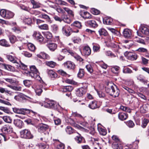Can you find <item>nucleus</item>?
<instances>
[{
	"label": "nucleus",
	"mask_w": 149,
	"mask_h": 149,
	"mask_svg": "<svg viewBox=\"0 0 149 149\" xmlns=\"http://www.w3.org/2000/svg\"><path fill=\"white\" fill-rule=\"evenodd\" d=\"M1 133L0 135L2 136L5 141H6L9 139V134L13 132V128L12 125L6 124L3 125L1 127Z\"/></svg>",
	"instance_id": "1"
},
{
	"label": "nucleus",
	"mask_w": 149,
	"mask_h": 149,
	"mask_svg": "<svg viewBox=\"0 0 149 149\" xmlns=\"http://www.w3.org/2000/svg\"><path fill=\"white\" fill-rule=\"evenodd\" d=\"M105 89L107 93L114 97H118L120 94V90L117 86L114 84H108Z\"/></svg>",
	"instance_id": "2"
},
{
	"label": "nucleus",
	"mask_w": 149,
	"mask_h": 149,
	"mask_svg": "<svg viewBox=\"0 0 149 149\" xmlns=\"http://www.w3.org/2000/svg\"><path fill=\"white\" fill-rule=\"evenodd\" d=\"M42 106L44 107L50 108L59 111L61 108V107L58 104L56 103L54 100H49L48 99H46L42 102Z\"/></svg>",
	"instance_id": "3"
},
{
	"label": "nucleus",
	"mask_w": 149,
	"mask_h": 149,
	"mask_svg": "<svg viewBox=\"0 0 149 149\" xmlns=\"http://www.w3.org/2000/svg\"><path fill=\"white\" fill-rule=\"evenodd\" d=\"M30 71L28 72V75L37 80H40L41 78L39 76V73L38 70L34 65H32L30 67Z\"/></svg>",
	"instance_id": "4"
},
{
	"label": "nucleus",
	"mask_w": 149,
	"mask_h": 149,
	"mask_svg": "<svg viewBox=\"0 0 149 149\" xmlns=\"http://www.w3.org/2000/svg\"><path fill=\"white\" fill-rule=\"evenodd\" d=\"M62 31L63 35L67 37L70 36L72 32L78 33L79 32V30H74L68 25L63 26Z\"/></svg>",
	"instance_id": "5"
},
{
	"label": "nucleus",
	"mask_w": 149,
	"mask_h": 149,
	"mask_svg": "<svg viewBox=\"0 0 149 149\" xmlns=\"http://www.w3.org/2000/svg\"><path fill=\"white\" fill-rule=\"evenodd\" d=\"M20 133V137L22 138L28 139H32L34 137L30 130L28 129L22 130Z\"/></svg>",
	"instance_id": "6"
},
{
	"label": "nucleus",
	"mask_w": 149,
	"mask_h": 149,
	"mask_svg": "<svg viewBox=\"0 0 149 149\" xmlns=\"http://www.w3.org/2000/svg\"><path fill=\"white\" fill-rule=\"evenodd\" d=\"M122 86L123 89L126 90L130 94V95L133 96L134 97H135V96H134V95H133V94H134L135 95H138L142 99L144 100H146V96L142 93L139 92H136L132 89L129 88V87L125 85H122Z\"/></svg>",
	"instance_id": "7"
},
{
	"label": "nucleus",
	"mask_w": 149,
	"mask_h": 149,
	"mask_svg": "<svg viewBox=\"0 0 149 149\" xmlns=\"http://www.w3.org/2000/svg\"><path fill=\"white\" fill-rule=\"evenodd\" d=\"M83 86L79 88L76 91V94L77 97H82L86 92L88 85L86 83H83Z\"/></svg>",
	"instance_id": "8"
},
{
	"label": "nucleus",
	"mask_w": 149,
	"mask_h": 149,
	"mask_svg": "<svg viewBox=\"0 0 149 149\" xmlns=\"http://www.w3.org/2000/svg\"><path fill=\"white\" fill-rule=\"evenodd\" d=\"M125 56L129 60L134 61L137 58V56L133 52L126 51L124 53Z\"/></svg>",
	"instance_id": "9"
},
{
	"label": "nucleus",
	"mask_w": 149,
	"mask_h": 149,
	"mask_svg": "<svg viewBox=\"0 0 149 149\" xmlns=\"http://www.w3.org/2000/svg\"><path fill=\"white\" fill-rule=\"evenodd\" d=\"M85 24L87 26L93 29L96 28L98 26V23L94 19H90L85 22Z\"/></svg>",
	"instance_id": "10"
},
{
	"label": "nucleus",
	"mask_w": 149,
	"mask_h": 149,
	"mask_svg": "<svg viewBox=\"0 0 149 149\" xmlns=\"http://www.w3.org/2000/svg\"><path fill=\"white\" fill-rule=\"evenodd\" d=\"M63 65L65 68L69 70H74L76 68L75 64L72 62L70 61H67L63 63Z\"/></svg>",
	"instance_id": "11"
},
{
	"label": "nucleus",
	"mask_w": 149,
	"mask_h": 149,
	"mask_svg": "<svg viewBox=\"0 0 149 149\" xmlns=\"http://www.w3.org/2000/svg\"><path fill=\"white\" fill-rule=\"evenodd\" d=\"M33 36L38 41L40 42H43L44 38L40 33L38 31H35L33 34Z\"/></svg>",
	"instance_id": "12"
},
{
	"label": "nucleus",
	"mask_w": 149,
	"mask_h": 149,
	"mask_svg": "<svg viewBox=\"0 0 149 149\" xmlns=\"http://www.w3.org/2000/svg\"><path fill=\"white\" fill-rule=\"evenodd\" d=\"M77 135L74 137L75 141L78 144H80L86 143L85 138L80 134L77 132Z\"/></svg>",
	"instance_id": "13"
},
{
	"label": "nucleus",
	"mask_w": 149,
	"mask_h": 149,
	"mask_svg": "<svg viewBox=\"0 0 149 149\" xmlns=\"http://www.w3.org/2000/svg\"><path fill=\"white\" fill-rule=\"evenodd\" d=\"M26 110V114H27L29 115V117L32 118L36 121L37 120L38 121L37 119L36 118V117L37 116H38V115L37 112H35L31 109H27V110Z\"/></svg>",
	"instance_id": "14"
},
{
	"label": "nucleus",
	"mask_w": 149,
	"mask_h": 149,
	"mask_svg": "<svg viewBox=\"0 0 149 149\" xmlns=\"http://www.w3.org/2000/svg\"><path fill=\"white\" fill-rule=\"evenodd\" d=\"M27 109H19L16 107L13 108V110L14 112L17 113L22 114L24 115L26 114Z\"/></svg>",
	"instance_id": "15"
},
{
	"label": "nucleus",
	"mask_w": 149,
	"mask_h": 149,
	"mask_svg": "<svg viewBox=\"0 0 149 149\" xmlns=\"http://www.w3.org/2000/svg\"><path fill=\"white\" fill-rule=\"evenodd\" d=\"M71 26L72 27V28L75 30L77 29L78 30L79 29H81L82 27L81 22L78 21L74 22L71 24Z\"/></svg>",
	"instance_id": "16"
},
{
	"label": "nucleus",
	"mask_w": 149,
	"mask_h": 149,
	"mask_svg": "<svg viewBox=\"0 0 149 149\" xmlns=\"http://www.w3.org/2000/svg\"><path fill=\"white\" fill-rule=\"evenodd\" d=\"M80 15L84 19H91L93 17L92 15L87 11H81Z\"/></svg>",
	"instance_id": "17"
},
{
	"label": "nucleus",
	"mask_w": 149,
	"mask_h": 149,
	"mask_svg": "<svg viewBox=\"0 0 149 149\" xmlns=\"http://www.w3.org/2000/svg\"><path fill=\"white\" fill-rule=\"evenodd\" d=\"M49 128V126L48 125L42 124L38 126V131L40 132L43 133L48 130Z\"/></svg>",
	"instance_id": "18"
},
{
	"label": "nucleus",
	"mask_w": 149,
	"mask_h": 149,
	"mask_svg": "<svg viewBox=\"0 0 149 149\" xmlns=\"http://www.w3.org/2000/svg\"><path fill=\"white\" fill-rule=\"evenodd\" d=\"M88 107L92 109H94L99 108L100 106L98 104V102L95 100H94L90 103L88 105Z\"/></svg>",
	"instance_id": "19"
},
{
	"label": "nucleus",
	"mask_w": 149,
	"mask_h": 149,
	"mask_svg": "<svg viewBox=\"0 0 149 149\" xmlns=\"http://www.w3.org/2000/svg\"><path fill=\"white\" fill-rule=\"evenodd\" d=\"M103 23L104 24L111 25L113 24V19L110 17H105L103 19Z\"/></svg>",
	"instance_id": "20"
},
{
	"label": "nucleus",
	"mask_w": 149,
	"mask_h": 149,
	"mask_svg": "<svg viewBox=\"0 0 149 149\" xmlns=\"http://www.w3.org/2000/svg\"><path fill=\"white\" fill-rule=\"evenodd\" d=\"M118 118L119 119L122 121H123L127 119L128 115L127 113L124 112H119L118 115Z\"/></svg>",
	"instance_id": "21"
},
{
	"label": "nucleus",
	"mask_w": 149,
	"mask_h": 149,
	"mask_svg": "<svg viewBox=\"0 0 149 149\" xmlns=\"http://www.w3.org/2000/svg\"><path fill=\"white\" fill-rule=\"evenodd\" d=\"M123 35L126 38H130L132 35L131 30L128 29H124L123 31Z\"/></svg>",
	"instance_id": "22"
},
{
	"label": "nucleus",
	"mask_w": 149,
	"mask_h": 149,
	"mask_svg": "<svg viewBox=\"0 0 149 149\" xmlns=\"http://www.w3.org/2000/svg\"><path fill=\"white\" fill-rule=\"evenodd\" d=\"M13 123L14 124L19 128H22L24 125L23 121L22 120L18 119L14 120Z\"/></svg>",
	"instance_id": "23"
},
{
	"label": "nucleus",
	"mask_w": 149,
	"mask_h": 149,
	"mask_svg": "<svg viewBox=\"0 0 149 149\" xmlns=\"http://www.w3.org/2000/svg\"><path fill=\"white\" fill-rule=\"evenodd\" d=\"M140 31L143 35L148 36L149 35V30L146 26H141L140 28Z\"/></svg>",
	"instance_id": "24"
},
{
	"label": "nucleus",
	"mask_w": 149,
	"mask_h": 149,
	"mask_svg": "<svg viewBox=\"0 0 149 149\" xmlns=\"http://www.w3.org/2000/svg\"><path fill=\"white\" fill-rule=\"evenodd\" d=\"M73 89V87L70 86H64L61 88V91L64 92H69L71 91Z\"/></svg>",
	"instance_id": "25"
},
{
	"label": "nucleus",
	"mask_w": 149,
	"mask_h": 149,
	"mask_svg": "<svg viewBox=\"0 0 149 149\" xmlns=\"http://www.w3.org/2000/svg\"><path fill=\"white\" fill-rule=\"evenodd\" d=\"M30 2L33 5L32 8L33 9L38 8L41 7V4L35 0H30Z\"/></svg>",
	"instance_id": "26"
},
{
	"label": "nucleus",
	"mask_w": 149,
	"mask_h": 149,
	"mask_svg": "<svg viewBox=\"0 0 149 149\" xmlns=\"http://www.w3.org/2000/svg\"><path fill=\"white\" fill-rule=\"evenodd\" d=\"M47 47L51 51H54L57 48V46L55 43H48L47 45Z\"/></svg>",
	"instance_id": "27"
},
{
	"label": "nucleus",
	"mask_w": 149,
	"mask_h": 149,
	"mask_svg": "<svg viewBox=\"0 0 149 149\" xmlns=\"http://www.w3.org/2000/svg\"><path fill=\"white\" fill-rule=\"evenodd\" d=\"M112 147L113 149H123V146L121 142L118 143L113 142L112 144Z\"/></svg>",
	"instance_id": "28"
},
{
	"label": "nucleus",
	"mask_w": 149,
	"mask_h": 149,
	"mask_svg": "<svg viewBox=\"0 0 149 149\" xmlns=\"http://www.w3.org/2000/svg\"><path fill=\"white\" fill-rule=\"evenodd\" d=\"M83 53L86 56H89L91 53V48L88 46L84 47L83 49Z\"/></svg>",
	"instance_id": "29"
},
{
	"label": "nucleus",
	"mask_w": 149,
	"mask_h": 149,
	"mask_svg": "<svg viewBox=\"0 0 149 149\" xmlns=\"http://www.w3.org/2000/svg\"><path fill=\"white\" fill-rule=\"evenodd\" d=\"M0 45L5 47H9L10 46L9 42L4 39H1L0 40Z\"/></svg>",
	"instance_id": "30"
},
{
	"label": "nucleus",
	"mask_w": 149,
	"mask_h": 149,
	"mask_svg": "<svg viewBox=\"0 0 149 149\" xmlns=\"http://www.w3.org/2000/svg\"><path fill=\"white\" fill-rule=\"evenodd\" d=\"M32 87L35 89L36 93L37 95L38 96L41 95L42 92V90L40 87H39V86L35 87V86L33 84L32 86Z\"/></svg>",
	"instance_id": "31"
},
{
	"label": "nucleus",
	"mask_w": 149,
	"mask_h": 149,
	"mask_svg": "<svg viewBox=\"0 0 149 149\" xmlns=\"http://www.w3.org/2000/svg\"><path fill=\"white\" fill-rule=\"evenodd\" d=\"M2 68L10 71H13L15 70V68L13 67L10 65L6 64L5 63H4L3 65Z\"/></svg>",
	"instance_id": "32"
},
{
	"label": "nucleus",
	"mask_w": 149,
	"mask_h": 149,
	"mask_svg": "<svg viewBox=\"0 0 149 149\" xmlns=\"http://www.w3.org/2000/svg\"><path fill=\"white\" fill-rule=\"evenodd\" d=\"M20 64L18 62L17 64V65H16L17 67V68L19 69H22L24 70H26L27 69V66L25 65L21 61H20Z\"/></svg>",
	"instance_id": "33"
},
{
	"label": "nucleus",
	"mask_w": 149,
	"mask_h": 149,
	"mask_svg": "<svg viewBox=\"0 0 149 149\" xmlns=\"http://www.w3.org/2000/svg\"><path fill=\"white\" fill-rule=\"evenodd\" d=\"M49 75L52 78H53V79L57 77V74L55 72L52 70H49L48 72Z\"/></svg>",
	"instance_id": "34"
},
{
	"label": "nucleus",
	"mask_w": 149,
	"mask_h": 149,
	"mask_svg": "<svg viewBox=\"0 0 149 149\" xmlns=\"http://www.w3.org/2000/svg\"><path fill=\"white\" fill-rule=\"evenodd\" d=\"M6 57L7 59L10 61L11 62L13 63H17V62L16 60L17 59L14 57L10 55H8L6 56Z\"/></svg>",
	"instance_id": "35"
},
{
	"label": "nucleus",
	"mask_w": 149,
	"mask_h": 149,
	"mask_svg": "<svg viewBox=\"0 0 149 149\" xmlns=\"http://www.w3.org/2000/svg\"><path fill=\"white\" fill-rule=\"evenodd\" d=\"M37 146L40 149H48L49 148L48 146L47 145L46 143H39Z\"/></svg>",
	"instance_id": "36"
},
{
	"label": "nucleus",
	"mask_w": 149,
	"mask_h": 149,
	"mask_svg": "<svg viewBox=\"0 0 149 149\" xmlns=\"http://www.w3.org/2000/svg\"><path fill=\"white\" fill-rule=\"evenodd\" d=\"M98 32L100 36H107L108 35V33L107 31L104 29L101 28L98 31Z\"/></svg>",
	"instance_id": "37"
},
{
	"label": "nucleus",
	"mask_w": 149,
	"mask_h": 149,
	"mask_svg": "<svg viewBox=\"0 0 149 149\" xmlns=\"http://www.w3.org/2000/svg\"><path fill=\"white\" fill-rule=\"evenodd\" d=\"M61 17L62 19V21H63L64 22L68 24L70 23V19L69 18L68 15L65 14H63L62 15Z\"/></svg>",
	"instance_id": "38"
},
{
	"label": "nucleus",
	"mask_w": 149,
	"mask_h": 149,
	"mask_svg": "<svg viewBox=\"0 0 149 149\" xmlns=\"http://www.w3.org/2000/svg\"><path fill=\"white\" fill-rule=\"evenodd\" d=\"M8 11V10L2 9L0 11V15L6 19Z\"/></svg>",
	"instance_id": "39"
},
{
	"label": "nucleus",
	"mask_w": 149,
	"mask_h": 149,
	"mask_svg": "<svg viewBox=\"0 0 149 149\" xmlns=\"http://www.w3.org/2000/svg\"><path fill=\"white\" fill-rule=\"evenodd\" d=\"M149 123V120L146 118L142 120L141 126L143 128H145Z\"/></svg>",
	"instance_id": "40"
},
{
	"label": "nucleus",
	"mask_w": 149,
	"mask_h": 149,
	"mask_svg": "<svg viewBox=\"0 0 149 149\" xmlns=\"http://www.w3.org/2000/svg\"><path fill=\"white\" fill-rule=\"evenodd\" d=\"M1 117L5 122L8 123H11L12 122V119L10 116H4L2 117Z\"/></svg>",
	"instance_id": "41"
},
{
	"label": "nucleus",
	"mask_w": 149,
	"mask_h": 149,
	"mask_svg": "<svg viewBox=\"0 0 149 149\" xmlns=\"http://www.w3.org/2000/svg\"><path fill=\"white\" fill-rule=\"evenodd\" d=\"M65 131L67 134H71L75 132V130L70 126H68L65 129Z\"/></svg>",
	"instance_id": "42"
},
{
	"label": "nucleus",
	"mask_w": 149,
	"mask_h": 149,
	"mask_svg": "<svg viewBox=\"0 0 149 149\" xmlns=\"http://www.w3.org/2000/svg\"><path fill=\"white\" fill-rule=\"evenodd\" d=\"M45 64L47 66L52 68H54L56 66V63L52 61H47L45 62Z\"/></svg>",
	"instance_id": "43"
},
{
	"label": "nucleus",
	"mask_w": 149,
	"mask_h": 149,
	"mask_svg": "<svg viewBox=\"0 0 149 149\" xmlns=\"http://www.w3.org/2000/svg\"><path fill=\"white\" fill-rule=\"evenodd\" d=\"M84 69L82 68L79 69L77 74L78 77L80 78H82L84 77Z\"/></svg>",
	"instance_id": "44"
},
{
	"label": "nucleus",
	"mask_w": 149,
	"mask_h": 149,
	"mask_svg": "<svg viewBox=\"0 0 149 149\" xmlns=\"http://www.w3.org/2000/svg\"><path fill=\"white\" fill-rule=\"evenodd\" d=\"M98 130L100 135L104 136L107 134V130L101 127H98Z\"/></svg>",
	"instance_id": "45"
},
{
	"label": "nucleus",
	"mask_w": 149,
	"mask_h": 149,
	"mask_svg": "<svg viewBox=\"0 0 149 149\" xmlns=\"http://www.w3.org/2000/svg\"><path fill=\"white\" fill-rule=\"evenodd\" d=\"M27 46L28 49L32 52L34 51L36 49V47L33 44L29 43L27 44Z\"/></svg>",
	"instance_id": "46"
},
{
	"label": "nucleus",
	"mask_w": 149,
	"mask_h": 149,
	"mask_svg": "<svg viewBox=\"0 0 149 149\" xmlns=\"http://www.w3.org/2000/svg\"><path fill=\"white\" fill-rule=\"evenodd\" d=\"M8 86L16 91H21L22 89V87L20 86H17L10 85H8Z\"/></svg>",
	"instance_id": "47"
},
{
	"label": "nucleus",
	"mask_w": 149,
	"mask_h": 149,
	"mask_svg": "<svg viewBox=\"0 0 149 149\" xmlns=\"http://www.w3.org/2000/svg\"><path fill=\"white\" fill-rule=\"evenodd\" d=\"M126 125L130 128H133L135 126L134 122L132 120H129L125 122Z\"/></svg>",
	"instance_id": "48"
},
{
	"label": "nucleus",
	"mask_w": 149,
	"mask_h": 149,
	"mask_svg": "<svg viewBox=\"0 0 149 149\" xmlns=\"http://www.w3.org/2000/svg\"><path fill=\"white\" fill-rule=\"evenodd\" d=\"M24 85L28 87H30V86L32 84V81L29 80H25L23 81Z\"/></svg>",
	"instance_id": "49"
},
{
	"label": "nucleus",
	"mask_w": 149,
	"mask_h": 149,
	"mask_svg": "<svg viewBox=\"0 0 149 149\" xmlns=\"http://www.w3.org/2000/svg\"><path fill=\"white\" fill-rule=\"evenodd\" d=\"M24 122L26 123L28 125H34L35 123L33 122L32 120L30 118H26L24 120Z\"/></svg>",
	"instance_id": "50"
},
{
	"label": "nucleus",
	"mask_w": 149,
	"mask_h": 149,
	"mask_svg": "<svg viewBox=\"0 0 149 149\" xmlns=\"http://www.w3.org/2000/svg\"><path fill=\"white\" fill-rule=\"evenodd\" d=\"M112 139L114 141L113 142L117 143L121 142V140L119 139V137L116 135H113L111 137Z\"/></svg>",
	"instance_id": "51"
},
{
	"label": "nucleus",
	"mask_w": 149,
	"mask_h": 149,
	"mask_svg": "<svg viewBox=\"0 0 149 149\" xmlns=\"http://www.w3.org/2000/svg\"><path fill=\"white\" fill-rule=\"evenodd\" d=\"M86 68L87 69V71L90 73H92L93 71V70L92 66L90 64H88L86 66Z\"/></svg>",
	"instance_id": "52"
},
{
	"label": "nucleus",
	"mask_w": 149,
	"mask_h": 149,
	"mask_svg": "<svg viewBox=\"0 0 149 149\" xmlns=\"http://www.w3.org/2000/svg\"><path fill=\"white\" fill-rule=\"evenodd\" d=\"M0 110L8 113H9L10 111V109L8 107L3 106H0Z\"/></svg>",
	"instance_id": "53"
},
{
	"label": "nucleus",
	"mask_w": 149,
	"mask_h": 149,
	"mask_svg": "<svg viewBox=\"0 0 149 149\" xmlns=\"http://www.w3.org/2000/svg\"><path fill=\"white\" fill-rule=\"evenodd\" d=\"M64 10L66 11L67 13L69 14L71 16L73 17L74 14L73 12L71 10L68 8H64Z\"/></svg>",
	"instance_id": "54"
},
{
	"label": "nucleus",
	"mask_w": 149,
	"mask_h": 149,
	"mask_svg": "<svg viewBox=\"0 0 149 149\" xmlns=\"http://www.w3.org/2000/svg\"><path fill=\"white\" fill-rule=\"evenodd\" d=\"M8 12L6 19H10L12 18L15 15L14 13L9 10H8Z\"/></svg>",
	"instance_id": "55"
},
{
	"label": "nucleus",
	"mask_w": 149,
	"mask_h": 149,
	"mask_svg": "<svg viewBox=\"0 0 149 149\" xmlns=\"http://www.w3.org/2000/svg\"><path fill=\"white\" fill-rule=\"evenodd\" d=\"M45 36L48 40H51L52 38V34L49 31H47L45 33Z\"/></svg>",
	"instance_id": "56"
},
{
	"label": "nucleus",
	"mask_w": 149,
	"mask_h": 149,
	"mask_svg": "<svg viewBox=\"0 0 149 149\" xmlns=\"http://www.w3.org/2000/svg\"><path fill=\"white\" fill-rule=\"evenodd\" d=\"M91 11L93 14L94 15L99 14L100 13V10L94 8H91Z\"/></svg>",
	"instance_id": "57"
},
{
	"label": "nucleus",
	"mask_w": 149,
	"mask_h": 149,
	"mask_svg": "<svg viewBox=\"0 0 149 149\" xmlns=\"http://www.w3.org/2000/svg\"><path fill=\"white\" fill-rule=\"evenodd\" d=\"M38 27L39 29L42 30H47L49 29L48 26L46 24H44L40 25H38Z\"/></svg>",
	"instance_id": "58"
},
{
	"label": "nucleus",
	"mask_w": 149,
	"mask_h": 149,
	"mask_svg": "<svg viewBox=\"0 0 149 149\" xmlns=\"http://www.w3.org/2000/svg\"><path fill=\"white\" fill-rule=\"evenodd\" d=\"M105 54L107 56H110L111 58H114L116 56V55L110 51H106Z\"/></svg>",
	"instance_id": "59"
},
{
	"label": "nucleus",
	"mask_w": 149,
	"mask_h": 149,
	"mask_svg": "<svg viewBox=\"0 0 149 149\" xmlns=\"http://www.w3.org/2000/svg\"><path fill=\"white\" fill-rule=\"evenodd\" d=\"M148 108L146 104H143L140 107V111L142 113H145L147 112Z\"/></svg>",
	"instance_id": "60"
},
{
	"label": "nucleus",
	"mask_w": 149,
	"mask_h": 149,
	"mask_svg": "<svg viewBox=\"0 0 149 149\" xmlns=\"http://www.w3.org/2000/svg\"><path fill=\"white\" fill-rule=\"evenodd\" d=\"M93 50L94 52H99L100 50V47L99 45H95L93 47Z\"/></svg>",
	"instance_id": "61"
},
{
	"label": "nucleus",
	"mask_w": 149,
	"mask_h": 149,
	"mask_svg": "<svg viewBox=\"0 0 149 149\" xmlns=\"http://www.w3.org/2000/svg\"><path fill=\"white\" fill-rule=\"evenodd\" d=\"M141 75H140L138 77V80H139L140 82L143 83L144 84H146L148 82V80L144 79L143 78L141 77Z\"/></svg>",
	"instance_id": "62"
},
{
	"label": "nucleus",
	"mask_w": 149,
	"mask_h": 149,
	"mask_svg": "<svg viewBox=\"0 0 149 149\" xmlns=\"http://www.w3.org/2000/svg\"><path fill=\"white\" fill-rule=\"evenodd\" d=\"M9 39L10 42L12 44H13L16 41L17 38L15 36L12 35L9 37Z\"/></svg>",
	"instance_id": "63"
},
{
	"label": "nucleus",
	"mask_w": 149,
	"mask_h": 149,
	"mask_svg": "<svg viewBox=\"0 0 149 149\" xmlns=\"http://www.w3.org/2000/svg\"><path fill=\"white\" fill-rule=\"evenodd\" d=\"M52 31L53 33H55L58 32V26L56 25H54L52 26Z\"/></svg>",
	"instance_id": "64"
}]
</instances>
